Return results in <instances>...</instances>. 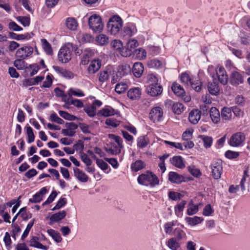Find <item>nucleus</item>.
I'll list each match as a JSON object with an SVG mask.
<instances>
[{
    "label": "nucleus",
    "instance_id": "nucleus-32",
    "mask_svg": "<svg viewBox=\"0 0 250 250\" xmlns=\"http://www.w3.org/2000/svg\"><path fill=\"white\" fill-rule=\"evenodd\" d=\"M96 41L97 43L101 46H104L107 44L109 42L108 37L103 34L98 35L96 38Z\"/></svg>",
    "mask_w": 250,
    "mask_h": 250
},
{
    "label": "nucleus",
    "instance_id": "nucleus-4",
    "mask_svg": "<svg viewBox=\"0 0 250 250\" xmlns=\"http://www.w3.org/2000/svg\"><path fill=\"white\" fill-rule=\"evenodd\" d=\"M73 49V45L70 43L62 46L58 53L59 60L62 63L68 62L71 59Z\"/></svg>",
    "mask_w": 250,
    "mask_h": 250
},
{
    "label": "nucleus",
    "instance_id": "nucleus-54",
    "mask_svg": "<svg viewBox=\"0 0 250 250\" xmlns=\"http://www.w3.org/2000/svg\"><path fill=\"white\" fill-rule=\"evenodd\" d=\"M34 219L30 221V222L27 225V226H26V228L21 236V239L22 240H24L28 235L31 229L32 228L34 225Z\"/></svg>",
    "mask_w": 250,
    "mask_h": 250
},
{
    "label": "nucleus",
    "instance_id": "nucleus-63",
    "mask_svg": "<svg viewBox=\"0 0 250 250\" xmlns=\"http://www.w3.org/2000/svg\"><path fill=\"white\" fill-rule=\"evenodd\" d=\"M67 203L66 199L64 198H61L57 202L56 206L52 209V210L59 209Z\"/></svg>",
    "mask_w": 250,
    "mask_h": 250
},
{
    "label": "nucleus",
    "instance_id": "nucleus-16",
    "mask_svg": "<svg viewBox=\"0 0 250 250\" xmlns=\"http://www.w3.org/2000/svg\"><path fill=\"white\" fill-rule=\"evenodd\" d=\"M94 55V52L89 48L84 49L83 52L82 57L80 62L81 64L85 65L89 62V59Z\"/></svg>",
    "mask_w": 250,
    "mask_h": 250
},
{
    "label": "nucleus",
    "instance_id": "nucleus-45",
    "mask_svg": "<svg viewBox=\"0 0 250 250\" xmlns=\"http://www.w3.org/2000/svg\"><path fill=\"white\" fill-rule=\"evenodd\" d=\"M16 19L24 27L28 26L30 24V19L28 17L19 16Z\"/></svg>",
    "mask_w": 250,
    "mask_h": 250
},
{
    "label": "nucleus",
    "instance_id": "nucleus-38",
    "mask_svg": "<svg viewBox=\"0 0 250 250\" xmlns=\"http://www.w3.org/2000/svg\"><path fill=\"white\" fill-rule=\"evenodd\" d=\"M167 245L172 250H178L180 247L179 243L174 238L169 239L167 241Z\"/></svg>",
    "mask_w": 250,
    "mask_h": 250
},
{
    "label": "nucleus",
    "instance_id": "nucleus-55",
    "mask_svg": "<svg viewBox=\"0 0 250 250\" xmlns=\"http://www.w3.org/2000/svg\"><path fill=\"white\" fill-rule=\"evenodd\" d=\"M174 234L178 241L186 237V233L185 232L179 228H176L174 229Z\"/></svg>",
    "mask_w": 250,
    "mask_h": 250
},
{
    "label": "nucleus",
    "instance_id": "nucleus-9",
    "mask_svg": "<svg viewBox=\"0 0 250 250\" xmlns=\"http://www.w3.org/2000/svg\"><path fill=\"white\" fill-rule=\"evenodd\" d=\"M33 52V48L30 46H24L17 50L16 56L21 59H25L31 55Z\"/></svg>",
    "mask_w": 250,
    "mask_h": 250
},
{
    "label": "nucleus",
    "instance_id": "nucleus-10",
    "mask_svg": "<svg viewBox=\"0 0 250 250\" xmlns=\"http://www.w3.org/2000/svg\"><path fill=\"white\" fill-rule=\"evenodd\" d=\"M163 115V111L161 107L156 106L153 108L149 113V118L153 122L160 121Z\"/></svg>",
    "mask_w": 250,
    "mask_h": 250
},
{
    "label": "nucleus",
    "instance_id": "nucleus-34",
    "mask_svg": "<svg viewBox=\"0 0 250 250\" xmlns=\"http://www.w3.org/2000/svg\"><path fill=\"white\" fill-rule=\"evenodd\" d=\"M171 89L177 96H182L185 92L184 88L177 83H174L171 86Z\"/></svg>",
    "mask_w": 250,
    "mask_h": 250
},
{
    "label": "nucleus",
    "instance_id": "nucleus-25",
    "mask_svg": "<svg viewBox=\"0 0 250 250\" xmlns=\"http://www.w3.org/2000/svg\"><path fill=\"white\" fill-rule=\"evenodd\" d=\"M210 117L212 122L218 124L221 120V116L219 110L215 107L210 109Z\"/></svg>",
    "mask_w": 250,
    "mask_h": 250
},
{
    "label": "nucleus",
    "instance_id": "nucleus-50",
    "mask_svg": "<svg viewBox=\"0 0 250 250\" xmlns=\"http://www.w3.org/2000/svg\"><path fill=\"white\" fill-rule=\"evenodd\" d=\"M109 138L110 139L114 140L117 143L116 145L118 146H119L120 148H123L124 147V145L123 144V140L120 137L117 136L115 134H109Z\"/></svg>",
    "mask_w": 250,
    "mask_h": 250
},
{
    "label": "nucleus",
    "instance_id": "nucleus-14",
    "mask_svg": "<svg viewBox=\"0 0 250 250\" xmlns=\"http://www.w3.org/2000/svg\"><path fill=\"white\" fill-rule=\"evenodd\" d=\"M244 82L243 76L238 72L234 71L231 72L230 76V83L232 85H239Z\"/></svg>",
    "mask_w": 250,
    "mask_h": 250
},
{
    "label": "nucleus",
    "instance_id": "nucleus-47",
    "mask_svg": "<svg viewBox=\"0 0 250 250\" xmlns=\"http://www.w3.org/2000/svg\"><path fill=\"white\" fill-rule=\"evenodd\" d=\"M200 138L204 143V146L206 148L210 147L212 143V138L211 137L201 135Z\"/></svg>",
    "mask_w": 250,
    "mask_h": 250
},
{
    "label": "nucleus",
    "instance_id": "nucleus-56",
    "mask_svg": "<svg viewBox=\"0 0 250 250\" xmlns=\"http://www.w3.org/2000/svg\"><path fill=\"white\" fill-rule=\"evenodd\" d=\"M19 213L21 217L25 221H27L31 217V214H29L26 211V207L21 208L19 210Z\"/></svg>",
    "mask_w": 250,
    "mask_h": 250
},
{
    "label": "nucleus",
    "instance_id": "nucleus-42",
    "mask_svg": "<svg viewBox=\"0 0 250 250\" xmlns=\"http://www.w3.org/2000/svg\"><path fill=\"white\" fill-rule=\"evenodd\" d=\"M115 114V110L113 108H103L98 112V114H100L104 117H108L113 115Z\"/></svg>",
    "mask_w": 250,
    "mask_h": 250
},
{
    "label": "nucleus",
    "instance_id": "nucleus-23",
    "mask_svg": "<svg viewBox=\"0 0 250 250\" xmlns=\"http://www.w3.org/2000/svg\"><path fill=\"white\" fill-rule=\"evenodd\" d=\"M144 66L141 62H135L132 68V72L135 77L140 78L144 71Z\"/></svg>",
    "mask_w": 250,
    "mask_h": 250
},
{
    "label": "nucleus",
    "instance_id": "nucleus-48",
    "mask_svg": "<svg viewBox=\"0 0 250 250\" xmlns=\"http://www.w3.org/2000/svg\"><path fill=\"white\" fill-rule=\"evenodd\" d=\"M59 115L65 119V120H68L69 121H74L75 120L77 117L74 115H72L68 112L62 110L59 111Z\"/></svg>",
    "mask_w": 250,
    "mask_h": 250
},
{
    "label": "nucleus",
    "instance_id": "nucleus-57",
    "mask_svg": "<svg viewBox=\"0 0 250 250\" xmlns=\"http://www.w3.org/2000/svg\"><path fill=\"white\" fill-rule=\"evenodd\" d=\"M147 138L142 136L139 137L137 139V146L141 148H144L147 145Z\"/></svg>",
    "mask_w": 250,
    "mask_h": 250
},
{
    "label": "nucleus",
    "instance_id": "nucleus-35",
    "mask_svg": "<svg viewBox=\"0 0 250 250\" xmlns=\"http://www.w3.org/2000/svg\"><path fill=\"white\" fill-rule=\"evenodd\" d=\"M47 232L56 242L58 243L62 241V238L59 232L53 229H48Z\"/></svg>",
    "mask_w": 250,
    "mask_h": 250
},
{
    "label": "nucleus",
    "instance_id": "nucleus-27",
    "mask_svg": "<svg viewBox=\"0 0 250 250\" xmlns=\"http://www.w3.org/2000/svg\"><path fill=\"white\" fill-rule=\"evenodd\" d=\"M65 25L68 29L74 31L77 29L78 23L75 18L70 17L66 19Z\"/></svg>",
    "mask_w": 250,
    "mask_h": 250
},
{
    "label": "nucleus",
    "instance_id": "nucleus-53",
    "mask_svg": "<svg viewBox=\"0 0 250 250\" xmlns=\"http://www.w3.org/2000/svg\"><path fill=\"white\" fill-rule=\"evenodd\" d=\"M138 41L135 39H130L126 42V46L133 52L135 49L138 46Z\"/></svg>",
    "mask_w": 250,
    "mask_h": 250
},
{
    "label": "nucleus",
    "instance_id": "nucleus-60",
    "mask_svg": "<svg viewBox=\"0 0 250 250\" xmlns=\"http://www.w3.org/2000/svg\"><path fill=\"white\" fill-rule=\"evenodd\" d=\"M230 109L232 110L231 112H233L235 116L237 117L240 118L243 117L244 112L238 107L234 106L231 107Z\"/></svg>",
    "mask_w": 250,
    "mask_h": 250
},
{
    "label": "nucleus",
    "instance_id": "nucleus-37",
    "mask_svg": "<svg viewBox=\"0 0 250 250\" xmlns=\"http://www.w3.org/2000/svg\"><path fill=\"white\" fill-rule=\"evenodd\" d=\"M42 48L45 52L48 55H52L53 54V50L50 44L47 42L46 39H42Z\"/></svg>",
    "mask_w": 250,
    "mask_h": 250
},
{
    "label": "nucleus",
    "instance_id": "nucleus-5",
    "mask_svg": "<svg viewBox=\"0 0 250 250\" xmlns=\"http://www.w3.org/2000/svg\"><path fill=\"white\" fill-rule=\"evenodd\" d=\"M213 70V66L212 65L209 66L208 69V72L210 73V75L212 78L215 79V76L218 78V81L222 84L225 85L228 82V75H227L226 72L223 67L219 66L215 70V74L211 73V71Z\"/></svg>",
    "mask_w": 250,
    "mask_h": 250
},
{
    "label": "nucleus",
    "instance_id": "nucleus-6",
    "mask_svg": "<svg viewBox=\"0 0 250 250\" xmlns=\"http://www.w3.org/2000/svg\"><path fill=\"white\" fill-rule=\"evenodd\" d=\"M245 139V135L244 133L242 132H237L230 137L229 144L232 146H240L242 145Z\"/></svg>",
    "mask_w": 250,
    "mask_h": 250
},
{
    "label": "nucleus",
    "instance_id": "nucleus-31",
    "mask_svg": "<svg viewBox=\"0 0 250 250\" xmlns=\"http://www.w3.org/2000/svg\"><path fill=\"white\" fill-rule=\"evenodd\" d=\"M185 220L190 226H195L201 223L203 221L202 217L194 216V217H186Z\"/></svg>",
    "mask_w": 250,
    "mask_h": 250
},
{
    "label": "nucleus",
    "instance_id": "nucleus-7",
    "mask_svg": "<svg viewBox=\"0 0 250 250\" xmlns=\"http://www.w3.org/2000/svg\"><path fill=\"white\" fill-rule=\"evenodd\" d=\"M137 29L134 24L128 23L125 26L122 31V36L125 40H127L137 33Z\"/></svg>",
    "mask_w": 250,
    "mask_h": 250
},
{
    "label": "nucleus",
    "instance_id": "nucleus-49",
    "mask_svg": "<svg viewBox=\"0 0 250 250\" xmlns=\"http://www.w3.org/2000/svg\"><path fill=\"white\" fill-rule=\"evenodd\" d=\"M127 88V85L126 83H121L116 84L115 88V90L117 93L121 94L125 92Z\"/></svg>",
    "mask_w": 250,
    "mask_h": 250
},
{
    "label": "nucleus",
    "instance_id": "nucleus-46",
    "mask_svg": "<svg viewBox=\"0 0 250 250\" xmlns=\"http://www.w3.org/2000/svg\"><path fill=\"white\" fill-rule=\"evenodd\" d=\"M189 85L191 86L195 91L199 92L201 90L202 83L200 80H193V79H192L191 84H190Z\"/></svg>",
    "mask_w": 250,
    "mask_h": 250
},
{
    "label": "nucleus",
    "instance_id": "nucleus-26",
    "mask_svg": "<svg viewBox=\"0 0 250 250\" xmlns=\"http://www.w3.org/2000/svg\"><path fill=\"white\" fill-rule=\"evenodd\" d=\"M168 179L172 183L179 184L184 181V178L176 172L171 171L168 174Z\"/></svg>",
    "mask_w": 250,
    "mask_h": 250
},
{
    "label": "nucleus",
    "instance_id": "nucleus-64",
    "mask_svg": "<svg viewBox=\"0 0 250 250\" xmlns=\"http://www.w3.org/2000/svg\"><path fill=\"white\" fill-rule=\"evenodd\" d=\"M168 197L172 200L176 201L181 199L182 197V195L180 193L170 191L168 192Z\"/></svg>",
    "mask_w": 250,
    "mask_h": 250
},
{
    "label": "nucleus",
    "instance_id": "nucleus-20",
    "mask_svg": "<svg viewBox=\"0 0 250 250\" xmlns=\"http://www.w3.org/2000/svg\"><path fill=\"white\" fill-rule=\"evenodd\" d=\"M74 176L81 182L85 183L88 181V176L82 170L77 167L73 168Z\"/></svg>",
    "mask_w": 250,
    "mask_h": 250
},
{
    "label": "nucleus",
    "instance_id": "nucleus-2",
    "mask_svg": "<svg viewBox=\"0 0 250 250\" xmlns=\"http://www.w3.org/2000/svg\"><path fill=\"white\" fill-rule=\"evenodd\" d=\"M122 26V19L119 16H113L110 18L107 23V31L111 35H116L119 32Z\"/></svg>",
    "mask_w": 250,
    "mask_h": 250
},
{
    "label": "nucleus",
    "instance_id": "nucleus-33",
    "mask_svg": "<svg viewBox=\"0 0 250 250\" xmlns=\"http://www.w3.org/2000/svg\"><path fill=\"white\" fill-rule=\"evenodd\" d=\"M146 167V164L142 160H137L131 165V168L132 171H138L143 169Z\"/></svg>",
    "mask_w": 250,
    "mask_h": 250
},
{
    "label": "nucleus",
    "instance_id": "nucleus-40",
    "mask_svg": "<svg viewBox=\"0 0 250 250\" xmlns=\"http://www.w3.org/2000/svg\"><path fill=\"white\" fill-rule=\"evenodd\" d=\"M9 35L11 38L17 40H23L30 38V36L29 33L18 35L13 32H10Z\"/></svg>",
    "mask_w": 250,
    "mask_h": 250
},
{
    "label": "nucleus",
    "instance_id": "nucleus-21",
    "mask_svg": "<svg viewBox=\"0 0 250 250\" xmlns=\"http://www.w3.org/2000/svg\"><path fill=\"white\" fill-rule=\"evenodd\" d=\"M53 69L63 77L66 78H72L73 77V74L70 71L62 67L58 66H53Z\"/></svg>",
    "mask_w": 250,
    "mask_h": 250
},
{
    "label": "nucleus",
    "instance_id": "nucleus-39",
    "mask_svg": "<svg viewBox=\"0 0 250 250\" xmlns=\"http://www.w3.org/2000/svg\"><path fill=\"white\" fill-rule=\"evenodd\" d=\"M23 60L20 58L16 59L14 62V66L19 70H23L24 69L28 70L29 68L25 66L26 64Z\"/></svg>",
    "mask_w": 250,
    "mask_h": 250
},
{
    "label": "nucleus",
    "instance_id": "nucleus-58",
    "mask_svg": "<svg viewBox=\"0 0 250 250\" xmlns=\"http://www.w3.org/2000/svg\"><path fill=\"white\" fill-rule=\"evenodd\" d=\"M84 110L89 117H93L95 115L96 107H95L94 105H92L90 106L85 107Z\"/></svg>",
    "mask_w": 250,
    "mask_h": 250
},
{
    "label": "nucleus",
    "instance_id": "nucleus-41",
    "mask_svg": "<svg viewBox=\"0 0 250 250\" xmlns=\"http://www.w3.org/2000/svg\"><path fill=\"white\" fill-rule=\"evenodd\" d=\"M111 72L107 70L101 71L99 77V81L100 82L104 83L108 80Z\"/></svg>",
    "mask_w": 250,
    "mask_h": 250
},
{
    "label": "nucleus",
    "instance_id": "nucleus-24",
    "mask_svg": "<svg viewBox=\"0 0 250 250\" xmlns=\"http://www.w3.org/2000/svg\"><path fill=\"white\" fill-rule=\"evenodd\" d=\"M141 95V91L139 87H133L130 88L127 92L128 97L132 100H135L139 98Z\"/></svg>",
    "mask_w": 250,
    "mask_h": 250
},
{
    "label": "nucleus",
    "instance_id": "nucleus-51",
    "mask_svg": "<svg viewBox=\"0 0 250 250\" xmlns=\"http://www.w3.org/2000/svg\"><path fill=\"white\" fill-rule=\"evenodd\" d=\"M192 79L187 73H183L181 75V81L184 84L186 85H189L191 84Z\"/></svg>",
    "mask_w": 250,
    "mask_h": 250
},
{
    "label": "nucleus",
    "instance_id": "nucleus-43",
    "mask_svg": "<svg viewBox=\"0 0 250 250\" xmlns=\"http://www.w3.org/2000/svg\"><path fill=\"white\" fill-rule=\"evenodd\" d=\"M162 62L158 60H151L147 62V65L149 68H159L162 66Z\"/></svg>",
    "mask_w": 250,
    "mask_h": 250
},
{
    "label": "nucleus",
    "instance_id": "nucleus-1",
    "mask_svg": "<svg viewBox=\"0 0 250 250\" xmlns=\"http://www.w3.org/2000/svg\"><path fill=\"white\" fill-rule=\"evenodd\" d=\"M137 181L140 185L152 187L158 185L159 183L158 177L150 171H147L140 175L138 177Z\"/></svg>",
    "mask_w": 250,
    "mask_h": 250
},
{
    "label": "nucleus",
    "instance_id": "nucleus-22",
    "mask_svg": "<svg viewBox=\"0 0 250 250\" xmlns=\"http://www.w3.org/2000/svg\"><path fill=\"white\" fill-rule=\"evenodd\" d=\"M121 149L115 143H111L107 147H104L105 150L111 155H117L121 153Z\"/></svg>",
    "mask_w": 250,
    "mask_h": 250
},
{
    "label": "nucleus",
    "instance_id": "nucleus-62",
    "mask_svg": "<svg viewBox=\"0 0 250 250\" xmlns=\"http://www.w3.org/2000/svg\"><path fill=\"white\" fill-rule=\"evenodd\" d=\"M120 53L121 55L125 57H129L131 55L132 52L130 49H129L127 46L126 45V47L125 48H122L121 49H120Z\"/></svg>",
    "mask_w": 250,
    "mask_h": 250
},
{
    "label": "nucleus",
    "instance_id": "nucleus-61",
    "mask_svg": "<svg viewBox=\"0 0 250 250\" xmlns=\"http://www.w3.org/2000/svg\"><path fill=\"white\" fill-rule=\"evenodd\" d=\"M50 120L51 122H55L59 124H62L64 121L55 113H52L50 116Z\"/></svg>",
    "mask_w": 250,
    "mask_h": 250
},
{
    "label": "nucleus",
    "instance_id": "nucleus-18",
    "mask_svg": "<svg viewBox=\"0 0 250 250\" xmlns=\"http://www.w3.org/2000/svg\"><path fill=\"white\" fill-rule=\"evenodd\" d=\"M47 190L45 187L42 188L40 190L33 196L32 198H30L29 201L33 203L40 202L42 199V197L47 193Z\"/></svg>",
    "mask_w": 250,
    "mask_h": 250
},
{
    "label": "nucleus",
    "instance_id": "nucleus-36",
    "mask_svg": "<svg viewBox=\"0 0 250 250\" xmlns=\"http://www.w3.org/2000/svg\"><path fill=\"white\" fill-rule=\"evenodd\" d=\"M208 91L213 95H217L219 92V88L216 82L209 83L208 86Z\"/></svg>",
    "mask_w": 250,
    "mask_h": 250
},
{
    "label": "nucleus",
    "instance_id": "nucleus-12",
    "mask_svg": "<svg viewBox=\"0 0 250 250\" xmlns=\"http://www.w3.org/2000/svg\"><path fill=\"white\" fill-rule=\"evenodd\" d=\"M101 65V61L100 59H97L92 60L88 66V73L90 75L96 73L100 69Z\"/></svg>",
    "mask_w": 250,
    "mask_h": 250
},
{
    "label": "nucleus",
    "instance_id": "nucleus-19",
    "mask_svg": "<svg viewBox=\"0 0 250 250\" xmlns=\"http://www.w3.org/2000/svg\"><path fill=\"white\" fill-rule=\"evenodd\" d=\"M201 112L198 109L191 110L188 115V120L192 124H196L201 118Z\"/></svg>",
    "mask_w": 250,
    "mask_h": 250
},
{
    "label": "nucleus",
    "instance_id": "nucleus-52",
    "mask_svg": "<svg viewBox=\"0 0 250 250\" xmlns=\"http://www.w3.org/2000/svg\"><path fill=\"white\" fill-rule=\"evenodd\" d=\"M26 133L28 137V143L30 144L33 142L35 140V135L31 127L29 126L26 127Z\"/></svg>",
    "mask_w": 250,
    "mask_h": 250
},
{
    "label": "nucleus",
    "instance_id": "nucleus-28",
    "mask_svg": "<svg viewBox=\"0 0 250 250\" xmlns=\"http://www.w3.org/2000/svg\"><path fill=\"white\" fill-rule=\"evenodd\" d=\"M170 162L173 166L179 168H183L185 167L182 158L181 156H174L170 159Z\"/></svg>",
    "mask_w": 250,
    "mask_h": 250
},
{
    "label": "nucleus",
    "instance_id": "nucleus-13",
    "mask_svg": "<svg viewBox=\"0 0 250 250\" xmlns=\"http://www.w3.org/2000/svg\"><path fill=\"white\" fill-rule=\"evenodd\" d=\"M166 104L171 106L173 112L176 114L179 115L184 111V105L182 104L179 102H174L171 100H167Z\"/></svg>",
    "mask_w": 250,
    "mask_h": 250
},
{
    "label": "nucleus",
    "instance_id": "nucleus-11",
    "mask_svg": "<svg viewBox=\"0 0 250 250\" xmlns=\"http://www.w3.org/2000/svg\"><path fill=\"white\" fill-rule=\"evenodd\" d=\"M212 177L216 180L220 178L222 173L223 167L221 162H217L213 163L211 166Z\"/></svg>",
    "mask_w": 250,
    "mask_h": 250
},
{
    "label": "nucleus",
    "instance_id": "nucleus-3",
    "mask_svg": "<svg viewBox=\"0 0 250 250\" xmlns=\"http://www.w3.org/2000/svg\"><path fill=\"white\" fill-rule=\"evenodd\" d=\"M88 25L89 28L94 32H101L104 27V24L101 17L97 14H93L88 18Z\"/></svg>",
    "mask_w": 250,
    "mask_h": 250
},
{
    "label": "nucleus",
    "instance_id": "nucleus-44",
    "mask_svg": "<svg viewBox=\"0 0 250 250\" xmlns=\"http://www.w3.org/2000/svg\"><path fill=\"white\" fill-rule=\"evenodd\" d=\"M68 95L70 97H71V98L73 95L77 96V97H83L84 96V94L81 89H74L73 88H70L68 91Z\"/></svg>",
    "mask_w": 250,
    "mask_h": 250
},
{
    "label": "nucleus",
    "instance_id": "nucleus-8",
    "mask_svg": "<svg viewBox=\"0 0 250 250\" xmlns=\"http://www.w3.org/2000/svg\"><path fill=\"white\" fill-rule=\"evenodd\" d=\"M146 91L150 96L156 97L161 94L163 87L160 84H148L146 87Z\"/></svg>",
    "mask_w": 250,
    "mask_h": 250
},
{
    "label": "nucleus",
    "instance_id": "nucleus-29",
    "mask_svg": "<svg viewBox=\"0 0 250 250\" xmlns=\"http://www.w3.org/2000/svg\"><path fill=\"white\" fill-rule=\"evenodd\" d=\"M230 108L224 107L221 111V117L223 121L229 120L231 118L232 112Z\"/></svg>",
    "mask_w": 250,
    "mask_h": 250
},
{
    "label": "nucleus",
    "instance_id": "nucleus-15",
    "mask_svg": "<svg viewBox=\"0 0 250 250\" xmlns=\"http://www.w3.org/2000/svg\"><path fill=\"white\" fill-rule=\"evenodd\" d=\"M130 65L127 63H123L118 66L117 77L121 78L131 73Z\"/></svg>",
    "mask_w": 250,
    "mask_h": 250
},
{
    "label": "nucleus",
    "instance_id": "nucleus-30",
    "mask_svg": "<svg viewBox=\"0 0 250 250\" xmlns=\"http://www.w3.org/2000/svg\"><path fill=\"white\" fill-rule=\"evenodd\" d=\"M66 215V212L64 210L60 211L57 213L53 214L50 217L51 221L56 222L63 219Z\"/></svg>",
    "mask_w": 250,
    "mask_h": 250
},
{
    "label": "nucleus",
    "instance_id": "nucleus-17",
    "mask_svg": "<svg viewBox=\"0 0 250 250\" xmlns=\"http://www.w3.org/2000/svg\"><path fill=\"white\" fill-rule=\"evenodd\" d=\"M40 241H42V239H40L39 237L33 236L29 241V246L37 249L47 250L48 247L40 243Z\"/></svg>",
    "mask_w": 250,
    "mask_h": 250
},
{
    "label": "nucleus",
    "instance_id": "nucleus-59",
    "mask_svg": "<svg viewBox=\"0 0 250 250\" xmlns=\"http://www.w3.org/2000/svg\"><path fill=\"white\" fill-rule=\"evenodd\" d=\"M188 169L190 173L195 177H198L201 175V173L199 169L195 168L194 166L191 165L189 166L188 167Z\"/></svg>",
    "mask_w": 250,
    "mask_h": 250
}]
</instances>
